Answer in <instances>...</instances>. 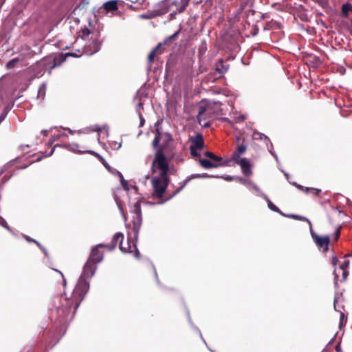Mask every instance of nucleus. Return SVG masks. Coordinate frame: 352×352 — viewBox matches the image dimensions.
<instances>
[{"label":"nucleus","instance_id":"8","mask_svg":"<svg viewBox=\"0 0 352 352\" xmlns=\"http://www.w3.org/2000/svg\"><path fill=\"white\" fill-rule=\"evenodd\" d=\"M107 244L100 243L94 246L91 251L88 260L98 263L103 259V252L100 250V248H106Z\"/></svg>","mask_w":352,"mask_h":352},{"label":"nucleus","instance_id":"11","mask_svg":"<svg viewBox=\"0 0 352 352\" xmlns=\"http://www.w3.org/2000/svg\"><path fill=\"white\" fill-rule=\"evenodd\" d=\"M236 164L241 166L242 173L248 177L252 175L251 164L247 158H240L238 160H233Z\"/></svg>","mask_w":352,"mask_h":352},{"label":"nucleus","instance_id":"30","mask_svg":"<svg viewBox=\"0 0 352 352\" xmlns=\"http://www.w3.org/2000/svg\"><path fill=\"white\" fill-rule=\"evenodd\" d=\"M349 263H350V262H349V260L344 261L342 263V265L340 266L339 270H347V268L349 267Z\"/></svg>","mask_w":352,"mask_h":352},{"label":"nucleus","instance_id":"43","mask_svg":"<svg viewBox=\"0 0 352 352\" xmlns=\"http://www.w3.org/2000/svg\"><path fill=\"white\" fill-rule=\"evenodd\" d=\"M5 117H6V115H4L3 113H2L0 116V123L5 119Z\"/></svg>","mask_w":352,"mask_h":352},{"label":"nucleus","instance_id":"12","mask_svg":"<svg viewBox=\"0 0 352 352\" xmlns=\"http://www.w3.org/2000/svg\"><path fill=\"white\" fill-rule=\"evenodd\" d=\"M162 43H158L156 47H155L151 52L148 55V65L149 68L151 67L152 64L154 62L155 58L158 56L161 55L164 53V50L162 47Z\"/></svg>","mask_w":352,"mask_h":352},{"label":"nucleus","instance_id":"38","mask_svg":"<svg viewBox=\"0 0 352 352\" xmlns=\"http://www.w3.org/2000/svg\"><path fill=\"white\" fill-rule=\"evenodd\" d=\"M163 134L162 133H161L160 131V129L157 128L156 130H155V136H158L159 138H162V137L163 136Z\"/></svg>","mask_w":352,"mask_h":352},{"label":"nucleus","instance_id":"46","mask_svg":"<svg viewBox=\"0 0 352 352\" xmlns=\"http://www.w3.org/2000/svg\"><path fill=\"white\" fill-rule=\"evenodd\" d=\"M42 133H43L45 135H47V131H42Z\"/></svg>","mask_w":352,"mask_h":352},{"label":"nucleus","instance_id":"27","mask_svg":"<svg viewBox=\"0 0 352 352\" xmlns=\"http://www.w3.org/2000/svg\"><path fill=\"white\" fill-rule=\"evenodd\" d=\"M267 204L270 210L282 214L280 209L277 206H276L270 200H268Z\"/></svg>","mask_w":352,"mask_h":352},{"label":"nucleus","instance_id":"26","mask_svg":"<svg viewBox=\"0 0 352 352\" xmlns=\"http://www.w3.org/2000/svg\"><path fill=\"white\" fill-rule=\"evenodd\" d=\"M161 139L162 138H159L158 136H155V138L152 142V146L153 148H155L156 151H157L158 148L160 146V142L161 141Z\"/></svg>","mask_w":352,"mask_h":352},{"label":"nucleus","instance_id":"19","mask_svg":"<svg viewBox=\"0 0 352 352\" xmlns=\"http://www.w3.org/2000/svg\"><path fill=\"white\" fill-rule=\"evenodd\" d=\"M181 32V29H179L176 32H175L173 34H172L171 36H169L168 37H166L164 41L162 43V45H168L170 42H172V41H175L179 33Z\"/></svg>","mask_w":352,"mask_h":352},{"label":"nucleus","instance_id":"5","mask_svg":"<svg viewBox=\"0 0 352 352\" xmlns=\"http://www.w3.org/2000/svg\"><path fill=\"white\" fill-rule=\"evenodd\" d=\"M204 155L209 158L210 160H208L207 159H199V164L200 165L206 168V169H210L212 168H218L219 166H227L229 165V161L226 160L223 161L222 157L217 156L214 155L211 151H206L204 153Z\"/></svg>","mask_w":352,"mask_h":352},{"label":"nucleus","instance_id":"24","mask_svg":"<svg viewBox=\"0 0 352 352\" xmlns=\"http://www.w3.org/2000/svg\"><path fill=\"white\" fill-rule=\"evenodd\" d=\"M140 16L142 19H149L157 17V15H155V12L153 10L152 11H148L145 14H142Z\"/></svg>","mask_w":352,"mask_h":352},{"label":"nucleus","instance_id":"23","mask_svg":"<svg viewBox=\"0 0 352 352\" xmlns=\"http://www.w3.org/2000/svg\"><path fill=\"white\" fill-rule=\"evenodd\" d=\"M352 11V6L349 3L344 4L342 7V13L343 16H347L349 12Z\"/></svg>","mask_w":352,"mask_h":352},{"label":"nucleus","instance_id":"29","mask_svg":"<svg viewBox=\"0 0 352 352\" xmlns=\"http://www.w3.org/2000/svg\"><path fill=\"white\" fill-rule=\"evenodd\" d=\"M190 154L194 157H200L201 155L197 149L190 147Z\"/></svg>","mask_w":352,"mask_h":352},{"label":"nucleus","instance_id":"33","mask_svg":"<svg viewBox=\"0 0 352 352\" xmlns=\"http://www.w3.org/2000/svg\"><path fill=\"white\" fill-rule=\"evenodd\" d=\"M221 63V68H217V71L219 74H223L225 73L226 71H227V68H226L223 65V60H220Z\"/></svg>","mask_w":352,"mask_h":352},{"label":"nucleus","instance_id":"47","mask_svg":"<svg viewBox=\"0 0 352 352\" xmlns=\"http://www.w3.org/2000/svg\"><path fill=\"white\" fill-rule=\"evenodd\" d=\"M298 188H300V189H303V187L302 186H300V185L298 186Z\"/></svg>","mask_w":352,"mask_h":352},{"label":"nucleus","instance_id":"18","mask_svg":"<svg viewBox=\"0 0 352 352\" xmlns=\"http://www.w3.org/2000/svg\"><path fill=\"white\" fill-rule=\"evenodd\" d=\"M101 47V42L98 39L95 38L92 40L91 44L90 45L91 48V54L96 53L98 52Z\"/></svg>","mask_w":352,"mask_h":352},{"label":"nucleus","instance_id":"42","mask_svg":"<svg viewBox=\"0 0 352 352\" xmlns=\"http://www.w3.org/2000/svg\"><path fill=\"white\" fill-rule=\"evenodd\" d=\"M221 178H223L226 181H232V177H231V176L221 177Z\"/></svg>","mask_w":352,"mask_h":352},{"label":"nucleus","instance_id":"15","mask_svg":"<svg viewBox=\"0 0 352 352\" xmlns=\"http://www.w3.org/2000/svg\"><path fill=\"white\" fill-rule=\"evenodd\" d=\"M170 6V5L168 3V0L162 1L158 5L157 8L154 10L155 12V15L159 16L167 13L169 11Z\"/></svg>","mask_w":352,"mask_h":352},{"label":"nucleus","instance_id":"37","mask_svg":"<svg viewBox=\"0 0 352 352\" xmlns=\"http://www.w3.org/2000/svg\"><path fill=\"white\" fill-rule=\"evenodd\" d=\"M331 262V265L333 267H335V266H336V265L338 263V259L336 256H333V257H332Z\"/></svg>","mask_w":352,"mask_h":352},{"label":"nucleus","instance_id":"44","mask_svg":"<svg viewBox=\"0 0 352 352\" xmlns=\"http://www.w3.org/2000/svg\"><path fill=\"white\" fill-rule=\"evenodd\" d=\"M179 3L178 1L174 0L172 1L171 5L177 6Z\"/></svg>","mask_w":352,"mask_h":352},{"label":"nucleus","instance_id":"3","mask_svg":"<svg viewBox=\"0 0 352 352\" xmlns=\"http://www.w3.org/2000/svg\"><path fill=\"white\" fill-rule=\"evenodd\" d=\"M124 235L121 232H117L113 236L111 243H107V248L109 250H114L118 243H120V250L124 253H134L135 256L137 258L140 257V254L137 248L136 242L128 237L126 243L123 242Z\"/></svg>","mask_w":352,"mask_h":352},{"label":"nucleus","instance_id":"39","mask_svg":"<svg viewBox=\"0 0 352 352\" xmlns=\"http://www.w3.org/2000/svg\"><path fill=\"white\" fill-rule=\"evenodd\" d=\"M32 242L36 243L44 252V253L47 254L45 250L41 246L39 242L36 240H32Z\"/></svg>","mask_w":352,"mask_h":352},{"label":"nucleus","instance_id":"48","mask_svg":"<svg viewBox=\"0 0 352 352\" xmlns=\"http://www.w3.org/2000/svg\"><path fill=\"white\" fill-rule=\"evenodd\" d=\"M344 316V314L343 313H341V319L343 318Z\"/></svg>","mask_w":352,"mask_h":352},{"label":"nucleus","instance_id":"1","mask_svg":"<svg viewBox=\"0 0 352 352\" xmlns=\"http://www.w3.org/2000/svg\"><path fill=\"white\" fill-rule=\"evenodd\" d=\"M97 263L87 259L83 272L72 292L70 298H65V302H63V307L58 310L63 312V316L67 318L71 316L72 318L75 315L78 307L83 300L85 294L89 290V283L86 278H89L94 276L96 270Z\"/></svg>","mask_w":352,"mask_h":352},{"label":"nucleus","instance_id":"45","mask_svg":"<svg viewBox=\"0 0 352 352\" xmlns=\"http://www.w3.org/2000/svg\"><path fill=\"white\" fill-rule=\"evenodd\" d=\"M26 240L29 242H32V239H31L30 236H26Z\"/></svg>","mask_w":352,"mask_h":352},{"label":"nucleus","instance_id":"9","mask_svg":"<svg viewBox=\"0 0 352 352\" xmlns=\"http://www.w3.org/2000/svg\"><path fill=\"white\" fill-rule=\"evenodd\" d=\"M210 177H218L217 176L210 175L207 173L203 174H192L190 176L188 177L182 184L181 186L175 190L173 194L170 195L168 199L171 198L172 197L176 195L179 193L192 179H199V178H210Z\"/></svg>","mask_w":352,"mask_h":352},{"label":"nucleus","instance_id":"10","mask_svg":"<svg viewBox=\"0 0 352 352\" xmlns=\"http://www.w3.org/2000/svg\"><path fill=\"white\" fill-rule=\"evenodd\" d=\"M311 237L318 248H324V251L328 250V246L330 242V237L328 235L320 236L316 233L311 231Z\"/></svg>","mask_w":352,"mask_h":352},{"label":"nucleus","instance_id":"4","mask_svg":"<svg viewBox=\"0 0 352 352\" xmlns=\"http://www.w3.org/2000/svg\"><path fill=\"white\" fill-rule=\"evenodd\" d=\"M223 114L221 108V104L217 102H208L202 103L199 107V112L197 115V122L201 124L202 120L207 119H214L217 116Z\"/></svg>","mask_w":352,"mask_h":352},{"label":"nucleus","instance_id":"25","mask_svg":"<svg viewBox=\"0 0 352 352\" xmlns=\"http://www.w3.org/2000/svg\"><path fill=\"white\" fill-rule=\"evenodd\" d=\"M289 217L292 218V219H296V220L307 221V222H308L309 223L310 226L311 227V223L310 221L307 218H306L305 217L299 216V215H297V214H291Z\"/></svg>","mask_w":352,"mask_h":352},{"label":"nucleus","instance_id":"20","mask_svg":"<svg viewBox=\"0 0 352 352\" xmlns=\"http://www.w3.org/2000/svg\"><path fill=\"white\" fill-rule=\"evenodd\" d=\"M342 272V278L340 279V282L344 281L349 275V272L347 270H340ZM334 274V279H335V283L337 284L338 281L339 280L338 275L337 274V270H335L333 272Z\"/></svg>","mask_w":352,"mask_h":352},{"label":"nucleus","instance_id":"7","mask_svg":"<svg viewBox=\"0 0 352 352\" xmlns=\"http://www.w3.org/2000/svg\"><path fill=\"white\" fill-rule=\"evenodd\" d=\"M161 141L162 144H160L157 151H156L153 159H155L157 155H161L165 159V162L168 163V159L165 155V151L168 146L169 143L173 141L172 135L168 133H164L162 137Z\"/></svg>","mask_w":352,"mask_h":352},{"label":"nucleus","instance_id":"49","mask_svg":"<svg viewBox=\"0 0 352 352\" xmlns=\"http://www.w3.org/2000/svg\"><path fill=\"white\" fill-rule=\"evenodd\" d=\"M339 347H340L339 346H336V350H337V351L339 349Z\"/></svg>","mask_w":352,"mask_h":352},{"label":"nucleus","instance_id":"41","mask_svg":"<svg viewBox=\"0 0 352 352\" xmlns=\"http://www.w3.org/2000/svg\"><path fill=\"white\" fill-rule=\"evenodd\" d=\"M54 270L60 275V276L62 277V278L63 280L64 283H65L66 280H65V278L63 273L61 272H60L59 270Z\"/></svg>","mask_w":352,"mask_h":352},{"label":"nucleus","instance_id":"36","mask_svg":"<svg viewBox=\"0 0 352 352\" xmlns=\"http://www.w3.org/2000/svg\"><path fill=\"white\" fill-rule=\"evenodd\" d=\"M91 34L90 30L87 28H85L82 30V34L84 36H89Z\"/></svg>","mask_w":352,"mask_h":352},{"label":"nucleus","instance_id":"31","mask_svg":"<svg viewBox=\"0 0 352 352\" xmlns=\"http://www.w3.org/2000/svg\"><path fill=\"white\" fill-rule=\"evenodd\" d=\"M206 50H207V47H206V43H203L202 45L199 48V51H198L199 55V56L202 55L206 51Z\"/></svg>","mask_w":352,"mask_h":352},{"label":"nucleus","instance_id":"50","mask_svg":"<svg viewBox=\"0 0 352 352\" xmlns=\"http://www.w3.org/2000/svg\"><path fill=\"white\" fill-rule=\"evenodd\" d=\"M351 23H352V19H351Z\"/></svg>","mask_w":352,"mask_h":352},{"label":"nucleus","instance_id":"28","mask_svg":"<svg viewBox=\"0 0 352 352\" xmlns=\"http://www.w3.org/2000/svg\"><path fill=\"white\" fill-rule=\"evenodd\" d=\"M307 192H310L316 195H318L321 192L320 189L314 188H305V190Z\"/></svg>","mask_w":352,"mask_h":352},{"label":"nucleus","instance_id":"32","mask_svg":"<svg viewBox=\"0 0 352 352\" xmlns=\"http://www.w3.org/2000/svg\"><path fill=\"white\" fill-rule=\"evenodd\" d=\"M121 184L124 190H129L128 182L123 178L122 175H121Z\"/></svg>","mask_w":352,"mask_h":352},{"label":"nucleus","instance_id":"13","mask_svg":"<svg viewBox=\"0 0 352 352\" xmlns=\"http://www.w3.org/2000/svg\"><path fill=\"white\" fill-rule=\"evenodd\" d=\"M67 56H77L72 53H67L65 54H58V56H56L54 58L53 65L50 67V69H52L55 68L56 67L60 65L63 62L65 61L66 58Z\"/></svg>","mask_w":352,"mask_h":352},{"label":"nucleus","instance_id":"40","mask_svg":"<svg viewBox=\"0 0 352 352\" xmlns=\"http://www.w3.org/2000/svg\"><path fill=\"white\" fill-rule=\"evenodd\" d=\"M140 126H142L144 124V119L143 118V116H142V114L140 113Z\"/></svg>","mask_w":352,"mask_h":352},{"label":"nucleus","instance_id":"16","mask_svg":"<svg viewBox=\"0 0 352 352\" xmlns=\"http://www.w3.org/2000/svg\"><path fill=\"white\" fill-rule=\"evenodd\" d=\"M247 150V146L244 144V140H242L241 144H238L237 149L232 155V160H238L240 159V155L244 153Z\"/></svg>","mask_w":352,"mask_h":352},{"label":"nucleus","instance_id":"35","mask_svg":"<svg viewBox=\"0 0 352 352\" xmlns=\"http://www.w3.org/2000/svg\"><path fill=\"white\" fill-rule=\"evenodd\" d=\"M199 124L201 125L202 126L205 127V128H209L211 126L210 122L206 121V120H202L201 122V124Z\"/></svg>","mask_w":352,"mask_h":352},{"label":"nucleus","instance_id":"22","mask_svg":"<svg viewBox=\"0 0 352 352\" xmlns=\"http://www.w3.org/2000/svg\"><path fill=\"white\" fill-rule=\"evenodd\" d=\"M188 1H185V2H184L182 6H180V7H179V8L176 11L173 12L170 14V18H171V19H173V18H174V16H175V15L177 12H178V13H182V12H183L186 10V7H187V6H188Z\"/></svg>","mask_w":352,"mask_h":352},{"label":"nucleus","instance_id":"34","mask_svg":"<svg viewBox=\"0 0 352 352\" xmlns=\"http://www.w3.org/2000/svg\"><path fill=\"white\" fill-rule=\"evenodd\" d=\"M340 230H341V226L338 227L336 232H334V239L335 241H338L340 236Z\"/></svg>","mask_w":352,"mask_h":352},{"label":"nucleus","instance_id":"2","mask_svg":"<svg viewBox=\"0 0 352 352\" xmlns=\"http://www.w3.org/2000/svg\"><path fill=\"white\" fill-rule=\"evenodd\" d=\"M169 169V163L165 162V159L162 155H157L155 159H153L151 170L153 173L157 171L160 173L159 176L153 177L151 180L153 197L158 199L163 197V195L170 183V178L168 177Z\"/></svg>","mask_w":352,"mask_h":352},{"label":"nucleus","instance_id":"17","mask_svg":"<svg viewBox=\"0 0 352 352\" xmlns=\"http://www.w3.org/2000/svg\"><path fill=\"white\" fill-rule=\"evenodd\" d=\"M103 8L107 12H113L118 9V3L116 0H111L104 3Z\"/></svg>","mask_w":352,"mask_h":352},{"label":"nucleus","instance_id":"21","mask_svg":"<svg viewBox=\"0 0 352 352\" xmlns=\"http://www.w3.org/2000/svg\"><path fill=\"white\" fill-rule=\"evenodd\" d=\"M19 61H21V59L19 58H14L9 60L6 65V69H10L14 68L16 66V63H18Z\"/></svg>","mask_w":352,"mask_h":352},{"label":"nucleus","instance_id":"14","mask_svg":"<svg viewBox=\"0 0 352 352\" xmlns=\"http://www.w3.org/2000/svg\"><path fill=\"white\" fill-rule=\"evenodd\" d=\"M191 148H194L197 150H202L204 147V140L201 134H197L194 138L191 140V145L190 146Z\"/></svg>","mask_w":352,"mask_h":352},{"label":"nucleus","instance_id":"6","mask_svg":"<svg viewBox=\"0 0 352 352\" xmlns=\"http://www.w3.org/2000/svg\"><path fill=\"white\" fill-rule=\"evenodd\" d=\"M132 213L133 230L134 232V237L137 239L142 223L140 201L135 202L132 209Z\"/></svg>","mask_w":352,"mask_h":352}]
</instances>
